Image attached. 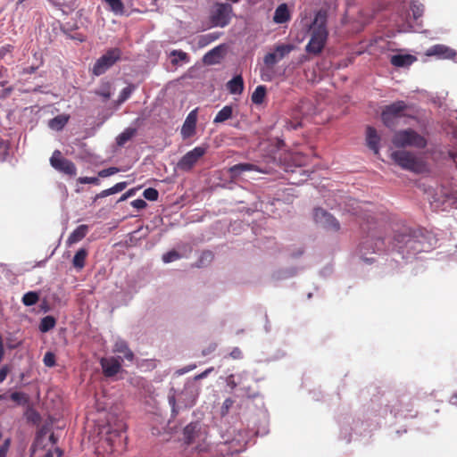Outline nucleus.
I'll return each instance as SVG.
<instances>
[{"instance_id": "nucleus-42", "label": "nucleus", "mask_w": 457, "mask_h": 457, "mask_svg": "<svg viewBox=\"0 0 457 457\" xmlns=\"http://www.w3.org/2000/svg\"><path fill=\"white\" fill-rule=\"evenodd\" d=\"M291 160L295 163L298 168L305 164V157L300 154H295L291 156ZM300 173H305V170L299 169Z\"/></svg>"}, {"instance_id": "nucleus-43", "label": "nucleus", "mask_w": 457, "mask_h": 457, "mask_svg": "<svg viewBox=\"0 0 457 457\" xmlns=\"http://www.w3.org/2000/svg\"><path fill=\"white\" fill-rule=\"evenodd\" d=\"M43 362L46 367L52 368L55 366V354L52 352L46 353Z\"/></svg>"}, {"instance_id": "nucleus-20", "label": "nucleus", "mask_w": 457, "mask_h": 457, "mask_svg": "<svg viewBox=\"0 0 457 457\" xmlns=\"http://www.w3.org/2000/svg\"><path fill=\"white\" fill-rule=\"evenodd\" d=\"M291 18L288 7L286 4H279L275 10L273 21L277 24H283Z\"/></svg>"}, {"instance_id": "nucleus-49", "label": "nucleus", "mask_w": 457, "mask_h": 457, "mask_svg": "<svg viewBox=\"0 0 457 457\" xmlns=\"http://www.w3.org/2000/svg\"><path fill=\"white\" fill-rule=\"evenodd\" d=\"M171 56H176L178 60L181 62H188V55L186 52H183L182 50H173L170 53Z\"/></svg>"}, {"instance_id": "nucleus-53", "label": "nucleus", "mask_w": 457, "mask_h": 457, "mask_svg": "<svg viewBox=\"0 0 457 457\" xmlns=\"http://www.w3.org/2000/svg\"><path fill=\"white\" fill-rule=\"evenodd\" d=\"M212 370H213L212 367L205 370L202 373L195 375L194 377V380L197 381V380H200V379H203V378H206Z\"/></svg>"}, {"instance_id": "nucleus-59", "label": "nucleus", "mask_w": 457, "mask_h": 457, "mask_svg": "<svg viewBox=\"0 0 457 457\" xmlns=\"http://www.w3.org/2000/svg\"><path fill=\"white\" fill-rule=\"evenodd\" d=\"M213 255H212V253L210 252V251H205L202 253V256H201V261H203L204 259L205 260H208V261H211L212 259Z\"/></svg>"}, {"instance_id": "nucleus-23", "label": "nucleus", "mask_w": 457, "mask_h": 457, "mask_svg": "<svg viewBox=\"0 0 457 457\" xmlns=\"http://www.w3.org/2000/svg\"><path fill=\"white\" fill-rule=\"evenodd\" d=\"M227 89L230 94L240 95L244 91V79L241 75L235 76L227 83Z\"/></svg>"}, {"instance_id": "nucleus-12", "label": "nucleus", "mask_w": 457, "mask_h": 457, "mask_svg": "<svg viewBox=\"0 0 457 457\" xmlns=\"http://www.w3.org/2000/svg\"><path fill=\"white\" fill-rule=\"evenodd\" d=\"M314 220L327 230L337 232L340 229L339 221L322 208L314 210Z\"/></svg>"}, {"instance_id": "nucleus-7", "label": "nucleus", "mask_w": 457, "mask_h": 457, "mask_svg": "<svg viewBox=\"0 0 457 457\" xmlns=\"http://www.w3.org/2000/svg\"><path fill=\"white\" fill-rule=\"evenodd\" d=\"M391 157L395 163L404 170L419 172L422 168V162L411 152L395 151L391 154Z\"/></svg>"}, {"instance_id": "nucleus-26", "label": "nucleus", "mask_w": 457, "mask_h": 457, "mask_svg": "<svg viewBox=\"0 0 457 457\" xmlns=\"http://www.w3.org/2000/svg\"><path fill=\"white\" fill-rule=\"evenodd\" d=\"M69 116L62 114L51 119L48 124L52 129L59 131L63 129V127L67 124Z\"/></svg>"}, {"instance_id": "nucleus-55", "label": "nucleus", "mask_w": 457, "mask_h": 457, "mask_svg": "<svg viewBox=\"0 0 457 457\" xmlns=\"http://www.w3.org/2000/svg\"><path fill=\"white\" fill-rule=\"evenodd\" d=\"M217 345L215 343L211 344L207 348L202 351V355L206 356L215 351Z\"/></svg>"}, {"instance_id": "nucleus-4", "label": "nucleus", "mask_w": 457, "mask_h": 457, "mask_svg": "<svg viewBox=\"0 0 457 457\" xmlns=\"http://www.w3.org/2000/svg\"><path fill=\"white\" fill-rule=\"evenodd\" d=\"M320 18L317 16L312 27V35L309 43L306 46V51L310 54H320L326 44L328 38V30L324 21L320 23Z\"/></svg>"}, {"instance_id": "nucleus-41", "label": "nucleus", "mask_w": 457, "mask_h": 457, "mask_svg": "<svg viewBox=\"0 0 457 457\" xmlns=\"http://www.w3.org/2000/svg\"><path fill=\"white\" fill-rule=\"evenodd\" d=\"M143 195L149 201H156L159 197V192L154 187L145 189Z\"/></svg>"}, {"instance_id": "nucleus-3", "label": "nucleus", "mask_w": 457, "mask_h": 457, "mask_svg": "<svg viewBox=\"0 0 457 457\" xmlns=\"http://www.w3.org/2000/svg\"><path fill=\"white\" fill-rule=\"evenodd\" d=\"M392 143L396 147L411 146L423 149L427 146V139L414 129H407L396 131L392 138Z\"/></svg>"}, {"instance_id": "nucleus-32", "label": "nucleus", "mask_w": 457, "mask_h": 457, "mask_svg": "<svg viewBox=\"0 0 457 457\" xmlns=\"http://www.w3.org/2000/svg\"><path fill=\"white\" fill-rule=\"evenodd\" d=\"M105 3L114 14L122 15L124 13V4L121 0H105Z\"/></svg>"}, {"instance_id": "nucleus-5", "label": "nucleus", "mask_w": 457, "mask_h": 457, "mask_svg": "<svg viewBox=\"0 0 457 457\" xmlns=\"http://www.w3.org/2000/svg\"><path fill=\"white\" fill-rule=\"evenodd\" d=\"M121 58V50L118 47L110 48L95 62L92 73L100 76L106 72Z\"/></svg>"}, {"instance_id": "nucleus-11", "label": "nucleus", "mask_w": 457, "mask_h": 457, "mask_svg": "<svg viewBox=\"0 0 457 457\" xmlns=\"http://www.w3.org/2000/svg\"><path fill=\"white\" fill-rule=\"evenodd\" d=\"M417 240L413 236H411L406 228H403L400 231H396L393 237L392 241H389L388 244L392 245L393 248H397L399 250L403 249L404 246L413 249L416 251H420L416 247Z\"/></svg>"}, {"instance_id": "nucleus-18", "label": "nucleus", "mask_w": 457, "mask_h": 457, "mask_svg": "<svg viewBox=\"0 0 457 457\" xmlns=\"http://www.w3.org/2000/svg\"><path fill=\"white\" fill-rule=\"evenodd\" d=\"M195 123H196V112H195V111H192L187 117V119L183 124L182 129H181V133L184 137H191L194 134Z\"/></svg>"}, {"instance_id": "nucleus-2", "label": "nucleus", "mask_w": 457, "mask_h": 457, "mask_svg": "<svg viewBox=\"0 0 457 457\" xmlns=\"http://www.w3.org/2000/svg\"><path fill=\"white\" fill-rule=\"evenodd\" d=\"M410 106L404 101H396L386 105L381 112V120L383 124L389 128L395 129L403 117L414 119L415 117L409 113Z\"/></svg>"}, {"instance_id": "nucleus-63", "label": "nucleus", "mask_w": 457, "mask_h": 457, "mask_svg": "<svg viewBox=\"0 0 457 457\" xmlns=\"http://www.w3.org/2000/svg\"><path fill=\"white\" fill-rule=\"evenodd\" d=\"M107 196V193L105 192V189L101 191L98 195H96V198H104Z\"/></svg>"}, {"instance_id": "nucleus-21", "label": "nucleus", "mask_w": 457, "mask_h": 457, "mask_svg": "<svg viewBox=\"0 0 457 457\" xmlns=\"http://www.w3.org/2000/svg\"><path fill=\"white\" fill-rule=\"evenodd\" d=\"M88 227L87 225H79L69 236L67 239L68 245H73L81 241L87 234Z\"/></svg>"}, {"instance_id": "nucleus-48", "label": "nucleus", "mask_w": 457, "mask_h": 457, "mask_svg": "<svg viewBox=\"0 0 457 457\" xmlns=\"http://www.w3.org/2000/svg\"><path fill=\"white\" fill-rule=\"evenodd\" d=\"M12 440L10 437L6 438L3 445L0 446V457H6Z\"/></svg>"}, {"instance_id": "nucleus-37", "label": "nucleus", "mask_w": 457, "mask_h": 457, "mask_svg": "<svg viewBox=\"0 0 457 457\" xmlns=\"http://www.w3.org/2000/svg\"><path fill=\"white\" fill-rule=\"evenodd\" d=\"M134 89H135V87L133 85H129V86L124 87L121 90V92L120 93V96L118 98V103L122 104L126 100H128L129 98V96H131Z\"/></svg>"}, {"instance_id": "nucleus-8", "label": "nucleus", "mask_w": 457, "mask_h": 457, "mask_svg": "<svg viewBox=\"0 0 457 457\" xmlns=\"http://www.w3.org/2000/svg\"><path fill=\"white\" fill-rule=\"evenodd\" d=\"M233 12L231 4L227 3H217L211 12V21L213 26L223 28L227 26Z\"/></svg>"}, {"instance_id": "nucleus-30", "label": "nucleus", "mask_w": 457, "mask_h": 457, "mask_svg": "<svg viewBox=\"0 0 457 457\" xmlns=\"http://www.w3.org/2000/svg\"><path fill=\"white\" fill-rule=\"evenodd\" d=\"M197 425L190 423L185 427L183 435L186 444L190 445L195 439Z\"/></svg>"}, {"instance_id": "nucleus-17", "label": "nucleus", "mask_w": 457, "mask_h": 457, "mask_svg": "<svg viewBox=\"0 0 457 457\" xmlns=\"http://www.w3.org/2000/svg\"><path fill=\"white\" fill-rule=\"evenodd\" d=\"M366 142L368 147L372 150L375 154H378L379 152L380 136L377 129L371 126H368L366 129Z\"/></svg>"}, {"instance_id": "nucleus-27", "label": "nucleus", "mask_w": 457, "mask_h": 457, "mask_svg": "<svg viewBox=\"0 0 457 457\" xmlns=\"http://www.w3.org/2000/svg\"><path fill=\"white\" fill-rule=\"evenodd\" d=\"M233 108L230 105L224 106L220 111L216 114L213 122L214 123H221L232 117Z\"/></svg>"}, {"instance_id": "nucleus-62", "label": "nucleus", "mask_w": 457, "mask_h": 457, "mask_svg": "<svg viewBox=\"0 0 457 457\" xmlns=\"http://www.w3.org/2000/svg\"><path fill=\"white\" fill-rule=\"evenodd\" d=\"M49 440L53 445H55L57 442V438L55 437L54 434L52 433L49 436Z\"/></svg>"}, {"instance_id": "nucleus-45", "label": "nucleus", "mask_w": 457, "mask_h": 457, "mask_svg": "<svg viewBox=\"0 0 457 457\" xmlns=\"http://www.w3.org/2000/svg\"><path fill=\"white\" fill-rule=\"evenodd\" d=\"M279 60L278 59L276 53H269L264 56L263 62L267 66H273Z\"/></svg>"}, {"instance_id": "nucleus-29", "label": "nucleus", "mask_w": 457, "mask_h": 457, "mask_svg": "<svg viewBox=\"0 0 457 457\" xmlns=\"http://www.w3.org/2000/svg\"><path fill=\"white\" fill-rule=\"evenodd\" d=\"M266 87L263 85L258 86L253 93L252 94L251 100L255 104H261L263 103L266 96Z\"/></svg>"}, {"instance_id": "nucleus-50", "label": "nucleus", "mask_w": 457, "mask_h": 457, "mask_svg": "<svg viewBox=\"0 0 457 457\" xmlns=\"http://www.w3.org/2000/svg\"><path fill=\"white\" fill-rule=\"evenodd\" d=\"M131 205L137 210H142L146 207L147 204L143 199H136L131 202Z\"/></svg>"}, {"instance_id": "nucleus-38", "label": "nucleus", "mask_w": 457, "mask_h": 457, "mask_svg": "<svg viewBox=\"0 0 457 457\" xmlns=\"http://www.w3.org/2000/svg\"><path fill=\"white\" fill-rule=\"evenodd\" d=\"M181 258V255L176 250L169 251L168 253L162 255V261L165 263H169L174 261H177Z\"/></svg>"}, {"instance_id": "nucleus-61", "label": "nucleus", "mask_w": 457, "mask_h": 457, "mask_svg": "<svg viewBox=\"0 0 457 457\" xmlns=\"http://www.w3.org/2000/svg\"><path fill=\"white\" fill-rule=\"evenodd\" d=\"M134 194V190L133 189H130L129 191H127L120 199V201H124L126 200L128 197L131 196L132 195Z\"/></svg>"}, {"instance_id": "nucleus-36", "label": "nucleus", "mask_w": 457, "mask_h": 457, "mask_svg": "<svg viewBox=\"0 0 457 457\" xmlns=\"http://www.w3.org/2000/svg\"><path fill=\"white\" fill-rule=\"evenodd\" d=\"M39 300V295L37 292L29 291L26 293L22 297V303L26 306H32L36 304Z\"/></svg>"}, {"instance_id": "nucleus-57", "label": "nucleus", "mask_w": 457, "mask_h": 457, "mask_svg": "<svg viewBox=\"0 0 457 457\" xmlns=\"http://www.w3.org/2000/svg\"><path fill=\"white\" fill-rule=\"evenodd\" d=\"M13 46L12 45H5L0 48V57L4 56L7 53L12 52Z\"/></svg>"}, {"instance_id": "nucleus-6", "label": "nucleus", "mask_w": 457, "mask_h": 457, "mask_svg": "<svg viewBox=\"0 0 457 457\" xmlns=\"http://www.w3.org/2000/svg\"><path fill=\"white\" fill-rule=\"evenodd\" d=\"M314 106L309 100H302L292 111L293 120H287L286 127L288 129H297L302 126V119L314 112Z\"/></svg>"}, {"instance_id": "nucleus-60", "label": "nucleus", "mask_w": 457, "mask_h": 457, "mask_svg": "<svg viewBox=\"0 0 457 457\" xmlns=\"http://www.w3.org/2000/svg\"><path fill=\"white\" fill-rule=\"evenodd\" d=\"M241 355V351L238 348H235L231 353L230 356L234 359L239 358Z\"/></svg>"}, {"instance_id": "nucleus-52", "label": "nucleus", "mask_w": 457, "mask_h": 457, "mask_svg": "<svg viewBox=\"0 0 457 457\" xmlns=\"http://www.w3.org/2000/svg\"><path fill=\"white\" fill-rule=\"evenodd\" d=\"M234 401L231 398H227L222 404V414L228 412V409L233 405Z\"/></svg>"}, {"instance_id": "nucleus-47", "label": "nucleus", "mask_w": 457, "mask_h": 457, "mask_svg": "<svg viewBox=\"0 0 457 457\" xmlns=\"http://www.w3.org/2000/svg\"><path fill=\"white\" fill-rule=\"evenodd\" d=\"M78 182L80 184H94L96 186L100 184V180L96 177H79Z\"/></svg>"}, {"instance_id": "nucleus-46", "label": "nucleus", "mask_w": 457, "mask_h": 457, "mask_svg": "<svg viewBox=\"0 0 457 457\" xmlns=\"http://www.w3.org/2000/svg\"><path fill=\"white\" fill-rule=\"evenodd\" d=\"M120 171V169L117 167H110L107 169H104L98 171V177L106 178L112 175H114Z\"/></svg>"}, {"instance_id": "nucleus-28", "label": "nucleus", "mask_w": 457, "mask_h": 457, "mask_svg": "<svg viewBox=\"0 0 457 457\" xmlns=\"http://www.w3.org/2000/svg\"><path fill=\"white\" fill-rule=\"evenodd\" d=\"M220 33L219 32H212L208 34L202 35L198 37L197 45L198 47L203 48L214 42L220 37Z\"/></svg>"}, {"instance_id": "nucleus-64", "label": "nucleus", "mask_w": 457, "mask_h": 457, "mask_svg": "<svg viewBox=\"0 0 457 457\" xmlns=\"http://www.w3.org/2000/svg\"><path fill=\"white\" fill-rule=\"evenodd\" d=\"M54 452H55V453L57 454V457H62V454H63L62 450V449H60V448H58V447H57V448H55Z\"/></svg>"}, {"instance_id": "nucleus-19", "label": "nucleus", "mask_w": 457, "mask_h": 457, "mask_svg": "<svg viewBox=\"0 0 457 457\" xmlns=\"http://www.w3.org/2000/svg\"><path fill=\"white\" fill-rule=\"evenodd\" d=\"M113 352L122 353L124 359H126L129 361H133L135 357L134 353L129 347L128 343L122 339H119L115 342L113 346Z\"/></svg>"}, {"instance_id": "nucleus-40", "label": "nucleus", "mask_w": 457, "mask_h": 457, "mask_svg": "<svg viewBox=\"0 0 457 457\" xmlns=\"http://www.w3.org/2000/svg\"><path fill=\"white\" fill-rule=\"evenodd\" d=\"M10 398L18 404H25L28 401L26 395L22 392H13L11 394Z\"/></svg>"}, {"instance_id": "nucleus-35", "label": "nucleus", "mask_w": 457, "mask_h": 457, "mask_svg": "<svg viewBox=\"0 0 457 457\" xmlns=\"http://www.w3.org/2000/svg\"><path fill=\"white\" fill-rule=\"evenodd\" d=\"M55 326V320L52 316L44 317L39 325V329L41 332H47L52 329Z\"/></svg>"}, {"instance_id": "nucleus-51", "label": "nucleus", "mask_w": 457, "mask_h": 457, "mask_svg": "<svg viewBox=\"0 0 457 457\" xmlns=\"http://www.w3.org/2000/svg\"><path fill=\"white\" fill-rule=\"evenodd\" d=\"M9 372H10V367L8 365H4L0 369V383H3L5 380Z\"/></svg>"}, {"instance_id": "nucleus-13", "label": "nucleus", "mask_w": 457, "mask_h": 457, "mask_svg": "<svg viewBox=\"0 0 457 457\" xmlns=\"http://www.w3.org/2000/svg\"><path fill=\"white\" fill-rule=\"evenodd\" d=\"M125 425L120 424L118 429L109 431L105 438L112 452H121L125 448L127 437L124 435Z\"/></svg>"}, {"instance_id": "nucleus-14", "label": "nucleus", "mask_w": 457, "mask_h": 457, "mask_svg": "<svg viewBox=\"0 0 457 457\" xmlns=\"http://www.w3.org/2000/svg\"><path fill=\"white\" fill-rule=\"evenodd\" d=\"M100 365L102 367L103 374L104 377L112 378L121 370V358L103 357L100 359Z\"/></svg>"}, {"instance_id": "nucleus-25", "label": "nucleus", "mask_w": 457, "mask_h": 457, "mask_svg": "<svg viewBox=\"0 0 457 457\" xmlns=\"http://www.w3.org/2000/svg\"><path fill=\"white\" fill-rule=\"evenodd\" d=\"M87 255L88 252L86 248L79 249L72 259L73 267L78 270H82L86 265Z\"/></svg>"}, {"instance_id": "nucleus-44", "label": "nucleus", "mask_w": 457, "mask_h": 457, "mask_svg": "<svg viewBox=\"0 0 457 457\" xmlns=\"http://www.w3.org/2000/svg\"><path fill=\"white\" fill-rule=\"evenodd\" d=\"M9 144L0 137V161H4L8 154Z\"/></svg>"}, {"instance_id": "nucleus-39", "label": "nucleus", "mask_w": 457, "mask_h": 457, "mask_svg": "<svg viewBox=\"0 0 457 457\" xmlns=\"http://www.w3.org/2000/svg\"><path fill=\"white\" fill-rule=\"evenodd\" d=\"M411 11L412 12L413 18L417 20L423 15L424 5L418 3H411Z\"/></svg>"}, {"instance_id": "nucleus-31", "label": "nucleus", "mask_w": 457, "mask_h": 457, "mask_svg": "<svg viewBox=\"0 0 457 457\" xmlns=\"http://www.w3.org/2000/svg\"><path fill=\"white\" fill-rule=\"evenodd\" d=\"M137 133V129L133 128L126 129L121 134H120L117 137V144L119 145H125L129 140H130Z\"/></svg>"}, {"instance_id": "nucleus-33", "label": "nucleus", "mask_w": 457, "mask_h": 457, "mask_svg": "<svg viewBox=\"0 0 457 457\" xmlns=\"http://www.w3.org/2000/svg\"><path fill=\"white\" fill-rule=\"evenodd\" d=\"M111 87L112 85L110 82H104L100 88L95 91V94L103 97L104 101H107L112 96Z\"/></svg>"}, {"instance_id": "nucleus-10", "label": "nucleus", "mask_w": 457, "mask_h": 457, "mask_svg": "<svg viewBox=\"0 0 457 457\" xmlns=\"http://www.w3.org/2000/svg\"><path fill=\"white\" fill-rule=\"evenodd\" d=\"M50 164L54 170L66 175L74 176L77 173L75 164L71 161L62 157L59 150H55L53 153L50 158Z\"/></svg>"}, {"instance_id": "nucleus-34", "label": "nucleus", "mask_w": 457, "mask_h": 457, "mask_svg": "<svg viewBox=\"0 0 457 457\" xmlns=\"http://www.w3.org/2000/svg\"><path fill=\"white\" fill-rule=\"evenodd\" d=\"M294 49V46L290 44H281L278 45L275 47V52L277 54L278 59L281 60L286 55H287L292 50Z\"/></svg>"}, {"instance_id": "nucleus-22", "label": "nucleus", "mask_w": 457, "mask_h": 457, "mask_svg": "<svg viewBox=\"0 0 457 457\" xmlns=\"http://www.w3.org/2000/svg\"><path fill=\"white\" fill-rule=\"evenodd\" d=\"M222 49H223L222 46H218L212 48V50H210L209 52H207L204 55V58H203L204 62L207 65L218 63L221 57Z\"/></svg>"}, {"instance_id": "nucleus-1", "label": "nucleus", "mask_w": 457, "mask_h": 457, "mask_svg": "<svg viewBox=\"0 0 457 457\" xmlns=\"http://www.w3.org/2000/svg\"><path fill=\"white\" fill-rule=\"evenodd\" d=\"M361 230L366 234L362 238L359 251L361 254L377 253L386 248V225L378 222L375 218L369 216L367 221L361 225Z\"/></svg>"}, {"instance_id": "nucleus-24", "label": "nucleus", "mask_w": 457, "mask_h": 457, "mask_svg": "<svg viewBox=\"0 0 457 457\" xmlns=\"http://www.w3.org/2000/svg\"><path fill=\"white\" fill-rule=\"evenodd\" d=\"M416 58L411 54H395L391 57L390 62L395 67H406L411 65Z\"/></svg>"}, {"instance_id": "nucleus-56", "label": "nucleus", "mask_w": 457, "mask_h": 457, "mask_svg": "<svg viewBox=\"0 0 457 457\" xmlns=\"http://www.w3.org/2000/svg\"><path fill=\"white\" fill-rule=\"evenodd\" d=\"M195 368H196V365H195V364H190V365H187V366H186V367H184V368H182V369L179 370L177 371V373H178L179 375H183V374H185V373H187V372H188V371H191V370H195Z\"/></svg>"}, {"instance_id": "nucleus-9", "label": "nucleus", "mask_w": 457, "mask_h": 457, "mask_svg": "<svg viewBox=\"0 0 457 457\" xmlns=\"http://www.w3.org/2000/svg\"><path fill=\"white\" fill-rule=\"evenodd\" d=\"M208 147L206 145L195 146L191 151L184 154L178 162L177 167L183 171H190L198 161L206 154Z\"/></svg>"}, {"instance_id": "nucleus-54", "label": "nucleus", "mask_w": 457, "mask_h": 457, "mask_svg": "<svg viewBox=\"0 0 457 457\" xmlns=\"http://www.w3.org/2000/svg\"><path fill=\"white\" fill-rule=\"evenodd\" d=\"M128 186V183L123 181V182H119L117 184H115L112 187H113V190L116 193H119V192H121L122 190H124Z\"/></svg>"}, {"instance_id": "nucleus-58", "label": "nucleus", "mask_w": 457, "mask_h": 457, "mask_svg": "<svg viewBox=\"0 0 457 457\" xmlns=\"http://www.w3.org/2000/svg\"><path fill=\"white\" fill-rule=\"evenodd\" d=\"M12 92V87H6L0 92V97L5 98V97L9 96Z\"/></svg>"}, {"instance_id": "nucleus-16", "label": "nucleus", "mask_w": 457, "mask_h": 457, "mask_svg": "<svg viewBox=\"0 0 457 457\" xmlns=\"http://www.w3.org/2000/svg\"><path fill=\"white\" fill-rule=\"evenodd\" d=\"M245 171H257L264 173L265 170L261 169L259 166L253 163H237L228 168V172L231 180H236L239 176Z\"/></svg>"}, {"instance_id": "nucleus-15", "label": "nucleus", "mask_w": 457, "mask_h": 457, "mask_svg": "<svg viewBox=\"0 0 457 457\" xmlns=\"http://www.w3.org/2000/svg\"><path fill=\"white\" fill-rule=\"evenodd\" d=\"M427 56H436L439 59H449L453 60L457 56V52L442 44H437L430 46L426 51Z\"/></svg>"}]
</instances>
